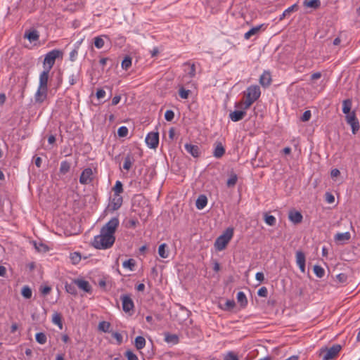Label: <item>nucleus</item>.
Returning a JSON list of instances; mask_svg holds the SVG:
<instances>
[{"mask_svg":"<svg viewBox=\"0 0 360 360\" xmlns=\"http://www.w3.org/2000/svg\"><path fill=\"white\" fill-rule=\"evenodd\" d=\"M115 240L114 236L101 232L100 235L94 237L93 245L96 249H108L113 245Z\"/></svg>","mask_w":360,"mask_h":360,"instance_id":"nucleus-1","label":"nucleus"},{"mask_svg":"<svg viewBox=\"0 0 360 360\" xmlns=\"http://www.w3.org/2000/svg\"><path fill=\"white\" fill-rule=\"evenodd\" d=\"M233 236V229L228 228L214 242V248L218 251L224 250Z\"/></svg>","mask_w":360,"mask_h":360,"instance_id":"nucleus-2","label":"nucleus"},{"mask_svg":"<svg viewBox=\"0 0 360 360\" xmlns=\"http://www.w3.org/2000/svg\"><path fill=\"white\" fill-rule=\"evenodd\" d=\"M62 55V51L58 49L52 50L46 54L44 60V70H51L55 64L56 59Z\"/></svg>","mask_w":360,"mask_h":360,"instance_id":"nucleus-3","label":"nucleus"},{"mask_svg":"<svg viewBox=\"0 0 360 360\" xmlns=\"http://www.w3.org/2000/svg\"><path fill=\"white\" fill-rule=\"evenodd\" d=\"M342 349V347L340 345H333L330 348L328 349L327 347H323L320 350V355L323 353L326 352V354L324 355L323 360H330L334 359L335 356L338 355L340 350Z\"/></svg>","mask_w":360,"mask_h":360,"instance_id":"nucleus-4","label":"nucleus"},{"mask_svg":"<svg viewBox=\"0 0 360 360\" xmlns=\"http://www.w3.org/2000/svg\"><path fill=\"white\" fill-rule=\"evenodd\" d=\"M119 224L118 218L113 217L102 227L101 231V233H105L106 234L114 236Z\"/></svg>","mask_w":360,"mask_h":360,"instance_id":"nucleus-5","label":"nucleus"},{"mask_svg":"<svg viewBox=\"0 0 360 360\" xmlns=\"http://www.w3.org/2000/svg\"><path fill=\"white\" fill-rule=\"evenodd\" d=\"M123 199L120 195L113 194L110 198V202L108 206V210L110 212L117 210L122 205Z\"/></svg>","mask_w":360,"mask_h":360,"instance_id":"nucleus-6","label":"nucleus"},{"mask_svg":"<svg viewBox=\"0 0 360 360\" xmlns=\"http://www.w3.org/2000/svg\"><path fill=\"white\" fill-rule=\"evenodd\" d=\"M347 122L351 126L352 133L355 134L359 130V122L356 117V114L353 111L346 115Z\"/></svg>","mask_w":360,"mask_h":360,"instance_id":"nucleus-7","label":"nucleus"},{"mask_svg":"<svg viewBox=\"0 0 360 360\" xmlns=\"http://www.w3.org/2000/svg\"><path fill=\"white\" fill-rule=\"evenodd\" d=\"M122 302V309L124 312L128 313L134 311V304L129 295H123L120 297Z\"/></svg>","mask_w":360,"mask_h":360,"instance_id":"nucleus-8","label":"nucleus"},{"mask_svg":"<svg viewBox=\"0 0 360 360\" xmlns=\"http://www.w3.org/2000/svg\"><path fill=\"white\" fill-rule=\"evenodd\" d=\"M261 91L259 87L258 86H250L247 89V91L245 92V98H250L251 100L255 101L260 96Z\"/></svg>","mask_w":360,"mask_h":360,"instance_id":"nucleus-9","label":"nucleus"},{"mask_svg":"<svg viewBox=\"0 0 360 360\" xmlns=\"http://www.w3.org/2000/svg\"><path fill=\"white\" fill-rule=\"evenodd\" d=\"M146 143L150 148H156L159 143L158 132H150L146 138Z\"/></svg>","mask_w":360,"mask_h":360,"instance_id":"nucleus-10","label":"nucleus"},{"mask_svg":"<svg viewBox=\"0 0 360 360\" xmlns=\"http://www.w3.org/2000/svg\"><path fill=\"white\" fill-rule=\"evenodd\" d=\"M93 172L91 168L84 169L79 177V182L82 184H90L93 179Z\"/></svg>","mask_w":360,"mask_h":360,"instance_id":"nucleus-11","label":"nucleus"},{"mask_svg":"<svg viewBox=\"0 0 360 360\" xmlns=\"http://www.w3.org/2000/svg\"><path fill=\"white\" fill-rule=\"evenodd\" d=\"M48 89L38 87L34 96V101L37 103H43L47 98Z\"/></svg>","mask_w":360,"mask_h":360,"instance_id":"nucleus-12","label":"nucleus"},{"mask_svg":"<svg viewBox=\"0 0 360 360\" xmlns=\"http://www.w3.org/2000/svg\"><path fill=\"white\" fill-rule=\"evenodd\" d=\"M74 283L79 288L84 292L88 293L92 292V288L88 281L83 279H75L74 280Z\"/></svg>","mask_w":360,"mask_h":360,"instance_id":"nucleus-13","label":"nucleus"},{"mask_svg":"<svg viewBox=\"0 0 360 360\" xmlns=\"http://www.w3.org/2000/svg\"><path fill=\"white\" fill-rule=\"evenodd\" d=\"M305 262H306V258H305L304 253L302 251H297L296 252V262H297V265L299 266L300 271L303 273L305 271Z\"/></svg>","mask_w":360,"mask_h":360,"instance_id":"nucleus-14","label":"nucleus"},{"mask_svg":"<svg viewBox=\"0 0 360 360\" xmlns=\"http://www.w3.org/2000/svg\"><path fill=\"white\" fill-rule=\"evenodd\" d=\"M24 38L27 39L30 42L36 41L39 39V32L35 30H27L24 34Z\"/></svg>","mask_w":360,"mask_h":360,"instance_id":"nucleus-15","label":"nucleus"},{"mask_svg":"<svg viewBox=\"0 0 360 360\" xmlns=\"http://www.w3.org/2000/svg\"><path fill=\"white\" fill-rule=\"evenodd\" d=\"M185 149L194 158H198L200 155V148L198 146L186 143L185 144Z\"/></svg>","mask_w":360,"mask_h":360,"instance_id":"nucleus-16","label":"nucleus"},{"mask_svg":"<svg viewBox=\"0 0 360 360\" xmlns=\"http://www.w3.org/2000/svg\"><path fill=\"white\" fill-rule=\"evenodd\" d=\"M288 217L289 219L295 224L301 223L303 219L302 214L295 210H290L289 212Z\"/></svg>","mask_w":360,"mask_h":360,"instance_id":"nucleus-17","label":"nucleus"},{"mask_svg":"<svg viewBox=\"0 0 360 360\" xmlns=\"http://www.w3.org/2000/svg\"><path fill=\"white\" fill-rule=\"evenodd\" d=\"M246 115V111L242 110H235L231 112L229 114V117L233 122H238L242 120L245 116Z\"/></svg>","mask_w":360,"mask_h":360,"instance_id":"nucleus-18","label":"nucleus"},{"mask_svg":"<svg viewBox=\"0 0 360 360\" xmlns=\"http://www.w3.org/2000/svg\"><path fill=\"white\" fill-rule=\"evenodd\" d=\"M50 70H44L39 76V87L48 89V80Z\"/></svg>","mask_w":360,"mask_h":360,"instance_id":"nucleus-19","label":"nucleus"},{"mask_svg":"<svg viewBox=\"0 0 360 360\" xmlns=\"http://www.w3.org/2000/svg\"><path fill=\"white\" fill-rule=\"evenodd\" d=\"M271 77L270 72L266 71L264 72L259 78L260 84L264 87H267L271 84Z\"/></svg>","mask_w":360,"mask_h":360,"instance_id":"nucleus-20","label":"nucleus"},{"mask_svg":"<svg viewBox=\"0 0 360 360\" xmlns=\"http://www.w3.org/2000/svg\"><path fill=\"white\" fill-rule=\"evenodd\" d=\"M351 238V235L349 232L345 233H338L335 236V240L336 242L344 243L346 241H348Z\"/></svg>","mask_w":360,"mask_h":360,"instance_id":"nucleus-21","label":"nucleus"},{"mask_svg":"<svg viewBox=\"0 0 360 360\" xmlns=\"http://www.w3.org/2000/svg\"><path fill=\"white\" fill-rule=\"evenodd\" d=\"M225 153V149L221 143L219 142L217 143L214 150V156L217 158H221Z\"/></svg>","mask_w":360,"mask_h":360,"instance_id":"nucleus-22","label":"nucleus"},{"mask_svg":"<svg viewBox=\"0 0 360 360\" xmlns=\"http://www.w3.org/2000/svg\"><path fill=\"white\" fill-rule=\"evenodd\" d=\"M304 6L307 8H311L314 9H317L321 6V1L320 0H304L303 2Z\"/></svg>","mask_w":360,"mask_h":360,"instance_id":"nucleus-23","label":"nucleus"},{"mask_svg":"<svg viewBox=\"0 0 360 360\" xmlns=\"http://www.w3.org/2000/svg\"><path fill=\"white\" fill-rule=\"evenodd\" d=\"M207 203V198L204 195H200L195 202L196 207L199 210L203 209Z\"/></svg>","mask_w":360,"mask_h":360,"instance_id":"nucleus-24","label":"nucleus"},{"mask_svg":"<svg viewBox=\"0 0 360 360\" xmlns=\"http://www.w3.org/2000/svg\"><path fill=\"white\" fill-rule=\"evenodd\" d=\"M134 345L138 350L143 349L146 345L145 338L143 336H137L135 338Z\"/></svg>","mask_w":360,"mask_h":360,"instance_id":"nucleus-25","label":"nucleus"},{"mask_svg":"<svg viewBox=\"0 0 360 360\" xmlns=\"http://www.w3.org/2000/svg\"><path fill=\"white\" fill-rule=\"evenodd\" d=\"M165 340L168 343L176 344L179 342V337L175 334L166 333H165Z\"/></svg>","mask_w":360,"mask_h":360,"instance_id":"nucleus-26","label":"nucleus"},{"mask_svg":"<svg viewBox=\"0 0 360 360\" xmlns=\"http://www.w3.org/2000/svg\"><path fill=\"white\" fill-rule=\"evenodd\" d=\"M262 26H263V25H258L257 27H252V29H250L248 32H247L245 34V36H244L245 39H249L252 35L257 34L259 32V30H261Z\"/></svg>","mask_w":360,"mask_h":360,"instance_id":"nucleus-27","label":"nucleus"},{"mask_svg":"<svg viewBox=\"0 0 360 360\" xmlns=\"http://www.w3.org/2000/svg\"><path fill=\"white\" fill-rule=\"evenodd\" d=\"M352 102L351 99H346V100L343 101V102H342L343 113H345L346 115L351 113L350 110H351V108H352Z\"/></svg>","mask_w":360,"mask_h":360,"instance_id":"nucleus-28","label":"nucleus"},{"mask_svg":"<svg viewBox=\"0 0 360 360\" xmlns=\"http://www.w3.org/2000/svg\"><path fill=\"white\" fill-rule=\"evenodd\" d=\"M237 301L241 307H244L248 304L246 296L243 292H238L237 294Z\"/></svg>","mask_w":360,"mask_h":360,"instance_id":"nucleus-29","label":"nucleus"},{"mask_svg":"<svg viewBox=\"0 0 360 360\" xmlns=\"http://www.w3.org/2000/svg\"><path fill=\"white\" fill-rule=\"evenodd\" d=\"M52 321L58 326V327L62 329L63 328V321H62V316L59 313H54L52 318Z\"/></svg>","mask_w":360,"mask_h":360,"instance_id":"nucleus-30","label":"nucleus"},{"mask_svg":"<svg viewBox=\"0 0 360 360\" xmlns=\"http://www.w3.org/2000/svg\"><path fill=\"white\" fill-rule=\"evenodd\" d=\"M254 102L255 101L251 100L250 98H245V102L243 103H236V107L240 108V107L243 106V110L245 111L247 109H248L250 107V105Z\"/></svg>","mask_w":360,"mask_h":360,"instance_id":"nucleus-31","label":"nucleus"},{"mask_svg":"<svg viewBox=\"0 0 360 360\" xmlns=\"http://www.w3.org/2000/svg\"><path fill=\"white\" fill-rule=\"evenodd\" d=\"M133 162V158L129 155H127V157L124 158L123 168L126 170H129L132 166Z\"/></svg>","mask_w":360,"mask_h":360,"instance_id":"nucleus-32","label":"nucleus"},{"mask_svg":"<svg viewBox=\"0 0 360 360\" xmlns=\"http://www.w3.org/2000/svg\"><path fill=\"white\" fill-rule=\"evenodd\" d=\"M167 245L165 243L161 244L158 248V254L162 258L168 257V252L166 251Z\"/></svg>","mask_w":360,"mask_h":360,"instance_id":"nucleus-33","label":"nucleus"},{"mask_svg":"<svg viewBox=\"0 0 360 360\" xmlns=\"http://www.w3.org/2000/svg\"><path fill=\"white\" fill-rule=\"evenodd\" d=\"M70 169V164L68 161H63L60 163V172L61 174H66Z\"/></svg>","mask_w":360,"mask_h":360,"instance_id":"nucleus-34","label":"nucleus"},{"mask_svg":"<svg viewBox=\"0 0 360 360\" xmlns=\"http://www.w3.org/2000/svg\"><path fill=\"white\" fill-rule=\"evenodd\" d=\"M114 194L120 195L123 192V185L120 181H117L115 185L112 188Z\"/></svg>","mask_w":360,"mask_h":360,"instance_id":"nucleus-35","label":"nucleus"},{"mask_svg":"<svg viewBox=\"0 0 360 360\" xmlns=\"http://www.w3.org/2000/svg\"><path fill=\"white\" fill-rule=\"evenodd\" d=\"M264 221L269 226H274L276 224V218L272 215L264 214Z\"/></svg>","mask_w":360,"mask_h":360,"instance_id":"nucleus-36","label":"nucleus"},{"mask_svg":"<svg viewBox=\"0 0 360 360\" xmlns=\"http://www.w3.org/2000/svg\"><path fill=\"white\" fill-rule=\"evenodd\" d=\"M65 290L68 293L74 295H76L77 293L75 283L70 284L67 283L65 285Z\"/></svg>","mask_w":360,"mask_h":360,"instance_id":"nucleus-37","label":"nucleus"},{"mask_svg":"<svg viewBox=\"0 0 360 360\" xmlns=\"http://www.w3.org/2000/svg\"><path fill=\"white\" fill-rule=\"evenodd\" d=\"M314 274L316 275V276L319 278L323 277L324 274H325L324 269L319 265H315L314 266Z\"/></svg>","mask_w":360,"mask_h":360,"instance_id":"nucleus-38","label":"nucleus"},{"mask_svg":"<svg viewBox=\"0 0 360 360\" xmlns=\"http://www.w3.org/2000/svg\"><path fill=\"white\" fill-rule=\"evenodd\" d=\"M136 262L134 259H129L123 262V266L124 268L129 269L131 271L133 270L135 266Z\"/></svg>","mask_w":360,"mask_h":360,"instance_id":"nucleus-39","label":"nucleus"},{"mask_svg":"<svg viewBox=\"0 0 360 360\" xmlns=\"http://www.w3.org/2000/svg\"><path fill=\"white\" fill-rule=\"evenodd\" d=\"M22 295L26 298L30 299L32 297V290L28 286H24L22 289Z\"/></svg>","mask_w":360,"mask_h":360,"instance_id":"nucleus-40","label":"nucleus"},{"mask_svg":"<svg viewBox=\"0 0 360 360\" xmlns=\"http://www.w3.org/2000/svg\"><path fill=\"white\" fill-rule=\"evenodd\" d=\"M131 65V58L129 56H126L122 62V68L124 70H127Z\"/></svg>","mask_w":360,"mask_h":360,"instance_id":"nucleus-41","label":"nucleus"},{"mask_svg":"<svg viewBox=\"0 0 360 360\" xmlns=\"http://www.w3.org/2000/svg\"><path fill=\"white\" fill-rule=\"evenodd\" d=\"M70 259L73 264H78L81 260V255L79 252H74L70 255Z\"/></svg>","mask_w":360,"mask_h":360,"instance_id":"nucleus-42","label":"nucleus"},{"mask_svg":"<svg viewBox=\"0 0 360 360\" xmlns=\"http://www.w3.org/2000/svg\"><path fill=\"white\" fill-rule=\"evenodd\" d=\"M36 340L39 344H44L46 342V335L44 333H38L36 334Z\"/></svg>","mask_w":360,"mask_h":360,"instance_id":"nucleus-43","label":"nucleus"},{"mask_svg":"<svg viewBox=\"0 0 360 360\" xmlns=\"http://www.w3.org/2000/svg\"><path fill=\"white\" fill-rule=\"evenodd\" d=\"M238 177L236 174H233L230 176V178L227 180V186L229 187L234 186L237 182Z\"/></svg>","mask_w":360,"mask_h":360,"instance_id":"nucleus-44","label":"nucleus"},{"mask_svg":"<svg viewBox=\"0 0 360 360\" xmlns=\"http://www.w3.org/2000/svg\"><path fill=\"white\" fill-rule=\"evenodd\" d=\"M235 306H236V303H235L234 300H228L226 301L224 307H223V309L224 310L229 311V310L233 309Z\"/></svg>","mask_w":360,"mask_h":360,"instance_id":"nucleus-45","label":"nucleus"},{"mask_svg":"<svg viewBox=\"0 0 360 360\" xmlns=\"http://www.w3.org/2000/svg\"><path fill=\"white\" fill-rule=\"evenodd\" d=\"M190 93H191L190 90H186L184 87H181L179 91L180 97L184 99L188 98Z\"/></svg>","mask_w":360,"mask_h":360,"instance_id":"nucleus-46","label":"nucleus"},{"mask_svg":"<svg viewBox=\"0 0 360 360\" xmlns=\"http://www.w3.org/2000/svg\"><path fill=\"white\" fill-rule=\"evenodd\" d=\"M110 324L106 321L99 323L98 328L103 332H108L110 328Z\"/></svg>","mask_w":360,"mask_h":360,"instance_id":"nucleus-47","label":"nucleus"},{"mask_svg":"<svg viewBox=\"0 0 360 360\" xmlns=\"http://www.w3.org/2000/svg\"><path fill=\"white\" fill-rule=\"evenodd\" d=\"M34 247L37 250L38 252H46L49 250V248L47 245L43 244V243H39L37 244L36 242L34 243Z\"/></svg>","mask_w":360,"mask_h":360,"instance_id":"nucleus-48","label":"nucleus"},{"mask_svg":"<svg viewBox=\"0 0 360 360\" xmlns=\"http://www.w3.org/2000/svg\"><path fill=\"white\" fill-rule=\"evenodd\" d=\"M117 134L120 137H125L128 134V129L124 127H120L117 130Z\"/></svg>","mask_w":360,"mask_h":360,"instance_id":"nucleus-49","label":"nucleus"},{"mask_svg":"<svg viewBox=\"0 0 360 360\" xmlns=\"http://www.w3.org/2000/svg\"><path fill=\"white\" fill-rule=\"evenodd\" d=\"M79 72H77L75 74H72L69 77V83L70 85H74L77 83L79 79Z\"/></svg>","mask_w":360,"mask_h":360,"instance_id":"nucleus-50","label":"nucleus"},{"mask_svg":"<svg viewBox=\"0 0 360 360\" xmlns=\"http://www.w3.org/2000/svg\"><path fill=\"white\" fill-rule=\"evenodd\" d=\"M124 355L127 360H139L137 356L131 350L126 351Z\"/></svg>","mask_w":360,"mask_h":360,"instance_id":"nucleus-51","label":"nucleus"},{"mask_svg":"<svg viewBox=\"0 0 360 360\" xmlns=\"http://www.w3.org/2000/svg\"><path fill=\"white\" fill-rule=\"evenodd\" d=\"M94 45L98 49H101L104 46V41L100 37H97L94 39Z\"/></svg>","mask_w":360,"mask_h":360,"instance_id":"nucleus-52","label":"nucleus"},{"mask_svg":"<svg viewBox=\"0 0 360 360\" xmlns=\"http://www.w3.org/2000/svg\"><path fill=\"white\" fill-rule=\"evenodd\" d=\"M224 360H239V359L234 352H229L224 356Z\"/></svg>","mask_w":360,"mask_h":360,"instance_id":"nucleus-53","label":"nucleus"},{"mask_svg":"<svg viewBox=\"0 0 360 360\" xmlns=\"http://www.w3.org/2000/svg\"><path fill=\"white\" fill-rule=\"evenodd\" d=\"M174 117V112L171 110H168L166 111L165 114V118L167 121L171 122Z\"/></svg>","mask_w":360,"mask_h":360,"instance_id":"nucleus-54","label":"nucleus"},{"mask_svg":"<svg viewBox=\"0 0 360 360\" xmlns=\"http://www.w3.org/2000/svg\"><path fill=\"white\" fill-rule=\"evenodd\" d=\"M297 5L296 4H293L290 7L288 8L286 10L284 11V15H288L290 13L297 11Z\"/></svg>","mask_w":360,"mask_h":360,"instance_id":"nucleus-55","label":"nucleus"},{"mask_svg":"<svg viewBox=\"0 0 360 360\" xmlns=\"http://www.w3.org/2000/svg\"><path fill=\"white\" fill-rule=\"evenodd\" d=\"M257 294L260 297H266L268 295V290L266 287H262L259 289Z\"/></svg>","mask_w":360,"mask_h":360,"instance_id":"nucleus-56","label":"nucleus"},{"mask_svg":"<svg viewBox=\"0 0 360 360\" xmlns=\"http://www.w3.org/2000/svg\"><path fill=\"white\" fill-rule=\"evenodd\" d=\"M311 111L310 110H306L303 113L302 116L301 117V120L302 122H307V121L309 120V119L311 117Z\"/></svg>","mask_w":360,"mask_h":360,"instance_id":"nucleus-57","label":"nucleus"},{"mask_svg":"<svg viewBox=\"0 0 360 360\" xmlns=\"http://www.w3.org/2000/svg\"><path fill=\"white\" fill-rule=\"evenodd\" d=\"M326 200L328 203H333L335 201V197L333 196V195L332 193L327 192L326 193Z\"/></svg>","mask_w":360,"mask_h":360,"instance_id":"nucleus-58","label":"nucleus"},{"mask_svg":"<svg viewBox=\"0 0 360 360\" xmlns=\"http://www.w3.org/2000/svg\"><path fill=\"white\" fill-rule=\"evenodd\" d=\"M112 337L116 339L119 345L122 342V336L120 333L115 332L112 334Z\"/></svg>","mask_w":360,"mask_h":360,"instance_id":"nucleus-59","label":"nucleus"},{"mask_svg":"<svg viewBox=\"0 0 360 360\" xmlns=\"http://www.w3.org/2000/svg\"><path fill=\"white\" fill-rule=\"evenodd\" d=\"M77 54H78L77 49H73L70 52V60L71 61H75Z\"/></svg>","mask_w":360,"mask_h":360,"instance_id":"nucleus-60","label":"nucleus"},{"mask_svg":"<svg viewBox=\"0 0 360 360\" xmlns=\"http://www.w3.org/2000/svg\"><path fill=\"white\" fill-rule=\"evenodd\" d=\"M188 75L191 78H193L195 75V64L191 65L190 71L188 72Z\"/></svg>","mask_w":360,"mask_h":360,"instance_id":"nucleus-61","label":"nucleus"},{"mask_svg":"<svg viewBox=\"0 0 360 360\" xmlns=\"http://www.w3.org/2000/svg\"><path fill=\"white\" fill-rule=\"evenodd\" d=\"M51 290V287L49 286H44L41 288V292L43 295H46L50 293Z\"/></svg>","mask_w":360,"mask_h":360,"instance_id":"nucleus-62","label":"nucleus"},{"mask_svg":"<svg viewBox=\"0 0 360 360\" xmlns=\"http://www.w3.org/2000/svg\"><path fill=\"white\" fill-rule=\"evenodd\" d=\"M105 91L102 89H98L97 92H96V97L100 99V98H102L105 96Z\"/></svg>","mask_w":360,"mask_h":360,"instance_id":"nucleus-63","label":"nucleus"},{"mask_svg":"<svg viewBox=\"0 0 360 360\" xmlns=\"http://www.w3.org/2000/svg\"><path fill=\"white\" fill-rule=\"evenodd\" d=\"M338 279L339 281L344 283L347 281V276L345 274H340L337 276Z\"/></svg>","mask_w":360,"mask_h":360,"instance_id":"nucleus-64","label":"nucleus"}]
</instances>
